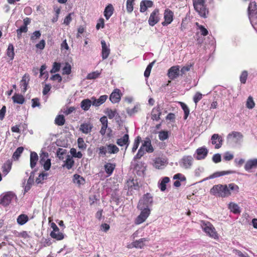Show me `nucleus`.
I'll return each instance as SVG.
<instances>
[{"label":"nucleus","mask_w":257,"mask_h":257,"mask_svg":"<svg viewBox=\"0 0 257 257\" xmlns=\"http://www.w3.org/2000/svg\"><path fill=\"white\" fill-rule=\"evenodd\" d=\"M257 168V159L248 160L244 165V169L249 171L251 169Z\"/></svg>","instance_id":"obj_19"},{"label":"nucleus","mask_w":257,"mask_h":257,"mask_svg":"<svg viewBox=\"0 0 257 257\" xmlns=\"http://www.w3.org/2000/svg\"><path fill=\"white\" fill-rule=\"evenodd\" d=\"M38 160V156L35 152H32L30 154V166L31 168H34Z\"/></svg>","instance_id":"obj_26"},{"label":"nucleus","mask_w":257,"mask_h":257,"mask_svg":"<svg viewBox=\"0 0 257 257\" xmlns=\"http://www.w3.org/2000/svg\"><path fill=\"white\" fill-rule=\"evenodd\" d=\"M74 164V161L72 157L67 155L66 161H65L63 167H65L68 170L72 168Z\"/></svg>","instance_id":"obj_30"},{"label":"nucleus","mask_w":257,"mask_h":257,"mask_svg":"<svg viewBox=\"0 0 257 257\" xmlns=\"http://www.w3.org/2000/svg\"><path fill=\"white\" fill-rule=\"evenodd\" d=\"M255 106V103L253 100V98L249 96L246 100V106L248 109H252Z\"/></svg>","instance_id":"obj_48"},{"label":"nucleus","mask_w":257,"mask_h":257,"mask_svg":"<svg viewBox=\"0 0 257 257\" xmlns=\"http://www.w3.org/2000/svg\"><path fill=\"white\" fill-rule=\"evenodd\" d=\"M140 109V105L137 104L133 108H127L126 112L128 115L131 116L138 112Z\"/></svg>","instance_id":"obj_44"},{"label":"nucleus","mask_w":257,"mask_h":257,"mask_svg":"<svg viewBox=\"0 0 257 257\" xmlns=\"http://www.w3.org/2000/svg\"><path fill=\"white\" fill-rule=\"evenodd\" d=\"M60 69V64L57 62H54L53 65L52 69L51 70V73H54L58 72Z\"/></svg>","instance_id":"obj_60"},{"label":"nucleus","mask_w":257,"mask_h":257,"mask_svg":"<svg viewBox=\"0 0 257 257\" xmlns=\"http://www.w3.org/2000/svg\"><path fill=\"white\" fill-rule=\"evenodd\" d=\"M17 221L19 225H23L29 221V217L28 215L22 214L18 217Z\"/></svg>","instance_id":"obj_32"},{"label":"nucleus","mask_w":257,"mask_h":257,"mask_svg":"<svg viewBox=\"0 0 257 257\" xmlns=\"http://www.w3.org/2000/svg\"><path fill=\"white\" fill-rule=\"evenodd\" d=\"M170 178L168 177H164L162 178L160 183H158V187L161 191H164L166 189V184L170 182Z\"/></svg>","instance_id":"obj_28"},{"label":"nucleus","mask_w":257,"mask_h":257,"mask_svg":"<svg viewBox=\"0 0 257 257\" xmlns=\"http://www.w3.org/2000/svg\"><path fill=\"white\" fill-rule=\"evenodd\" d=\"M179 66H174L171 67L168 70V77L171 79H174L177 77L179 75Z\"/></svg>","instance_id":"obj_17"},{"label":"nucleus","mask_w":257,"mask_h":257,"mask_svg":"<svg viewBox=\"0 0 257 257\" xmlns=\"http://www.w3.org/2000/svg\"><path fill=\"white\" fill-rule=\"evenodd\" d=\"M159 10L155 9L150 15L149 19V24L151 26H154L159 21Z\"/></svg>","instance_id":"obj_11"},{"label":"nucleus","mask_w":257,"mask_h":257,"mask_svg":"<svg viewBox=\"0 0 257 257\" xmlns=\"http://www.w3.org/2000/svg\"><path fill=\"white\" fill-rule=\"evenodd\" d=\"M227 188L229 192V195L231 194V192L234 193L238 192L239 187L237 185L234 183H230L227 185Z\"/></svg>","instance_id":"obj_40"},{"label":"nucleus","mask_w":257,"mask_h":257,"mask_svg":"<svg viewBox=\"0 0 257 257\" xmlns=\"http://www.w3.org/2000/svg\"><path fill=\"white\" fill-rule=\"evenodd\" d=\"M165 161L164 159L158 158L154 160V166L157 169H162L165 166Z\"/></svg>","instance_id":"obj_25"},{"label":"nucleus","mask_w":257,"mask_h":257,"mask_svg":"<svg viewBox=\"0 0 257 257\" xmlns=\"http://www.w3.org/2000/svg\"><path fill=\"white\" fill-rule=\"evenodd\" d=\"M50 236L54 239H56L57 240H61L63 239L64 237V234L60 232V231H58L56 232H51L50 233Z\"/></svg>","instance_id":"obj_41"},{"label":"nucleus","mask_w":257,"mask_h":257,"mask_svg":"<svg viewBox=\"0 0 257 257\" xmlns=\"http://www.w3.org/2000/svg\"><path fill=\"white\" fill-rule=\"evenodd\" d=\"M92 127L93 126L90 123H83L80 125L79 130L83 133L88 134L91 131Z\"/></svg>","instance_id":"obj_23"},{"label":"nucleus","mask_w":257,"mask_h":257,"mask_svg":"<svg viewBox=\"0 0 257 257\" xmlns=\"http://www.w3.org/2000/svg\"><path fill=\"white\" fill-rule=\"evenodd\" d=\"M168 138V133L167 131H161L159 133V138L161 141H164Z\"/></svg>","instance_id":"obj_59"},{"label":"nucleus","mask_w":257,"mask_h":257,"mask_svg":"<svg viewBox=\"0 0 257 257\" xmlns=\"http://www.w3.org/2000/svg\"><path fill=\"white\" fill-rule=\"evenodd\" d=\"M24 151V148L23 147H20L18 148L15 152L14 153L12 158L14 160H18L20 157L21 156V154H22L23 152Z\"/></svg>","instance_id":"obj_38"},{"label":"nucleus","mask_w":257,"mask_h":257,"mask_svg":"<svg viewBox=\"0 0 257 257\" xmlns=\"http://www.w3.org/2000/svg\"><path fill=\"white\" fill-rule=\"evenodd\" d=\"M70 153L73 157L75 158H81L82 157L81 152H77L76 150L74 148H72L70 150Z\"/></svg>","instance_id":"obj_56"},{"label":"nucleus","mask_w":257,"mask_h":257,"mask_svg":"<svg viewBox=\"0 0 257 257\" xmlns=\"http://www.w3.org/2000/svg\"><path fill=\"white\" fill-rule=\"evenodd\" d=\"M67 151L65 149L62 148H59L57 151V156L60 160H63V156L66 154Z\"/></svg>","instance_id":"obj_52"},{"label":"nucleus","mask_w":257,"mask_h":257,"mask_svg":"<svg viewBox=\"0 0 257 257\" xmlns=\"http://www.w3.org/2000/svg\"><path fill=\"white\" fill-rule=\"evenodd\" d=\"M138 208L141 211L140 214L137 217L135 223L137 224H140L144 222L149 217L150 214L151 210L150 208L142 207Z\"/></svg>","instance_id":"obj_6"},{"label":"nucleus","mask_w":257,"mask_h":257,"mask_svg":"<svg viewBox=\"0 0 257 257\" xmlns=\"http://www.w3.org/2000/svg\"><path fill=\"white\" fill-rule=\"evenodd\" d=\"M120 90L116 88L110 95L109 99L113 103H115L120 101Z\"/></svg>","instance_id":"obj_14"},{"label":"nucleus","mask_w":257,"mask_h":257,"mask_svg":"<svg viewBox=\"0 0 257 257\" xmlns=\"http://www.w3.org/2000/svg\"><path fill=\"white\" fill-rule=\"evenodd\" d=\"M149 239L147 238H142L132 242V246L136 248H142L145 245V242L148 241Z\"/></svg>","instance_id":"obj_22"},{"label":"nucleus","mask_w":257,"mask_h":257,"mask_svg":"<svg viewBox=\"0 0 257 257\" xmlns=\"http://www.w3.org/2000/svg\"><path fill=\"white\" fill-rule=\"evenodd\" d=\"M12 99L14 103L21 104H23L25 101V98L23 96L19 94H15L13 96Z\"/></svg>","instance_id":"obj_35"},{"label":"nucleus","mask_w":257,"mask_h":257,"mask_svg":"<svg viewBox=\"0 0 257 257\" xmlns=\"http://www.w3.org/2000/svg\"><path fill=\"white\" fill-rule=\"evenodd\" d=\"M154 151V149L152 145L151 141L150 139L146 138L145 140L143 141L140 148L134 158V160H136L140 159L144 156L146 152L151 153H153Z\"/></svg>","instance_id":"obj_1"},{"label":"nucleus","mask_w":257,"mask_h":257,"mask_svg":"<svg viewBox=\"0 0 257 257\" xmlns=\"http://www.w3.org/2000/svg\"><path fill=\"white\" fill-rule=\"evenodd\" d=\"M195 10L198 13L200 16L206 17L208 14V11L206 9L205 5L193 4Z\"/></svg>","instance_id":"obj_15"},{"label":"nucleus","mask_w":257,"mask_h":257,"mask_svg":"<svg viewBox=\"0 0 257 257\" xmlns=\"http://www.w3.org/2000/svg\"><path fill=\"white\" fill-rule=\"evenodd\" d=\"M107 96L103 95L99 97L98 99H96L94 97H91L92 105L95 106H99L103 104L107 99Z\"/></svg>","instance_id":"obj_18"},{"label":"nucleus","mask_w":257,"mask_h":257,"mask_svg":"<svg viewBox=\"0 0 257 257\" xmlns=\"http://www.w3.org/2000/svg\"><path fill=\"white\" fill-rule=\"evenodd\" d=\"M256 10V5L254 2H250L248 7V15L249 18L251 15L257 14Z\"/></svg>","instance_id":"obj_31"},{"label":"nucleus","mask_w":257,"mask_h":257,"mask_svg":"<svg viewBox=\"0 0 257 257\" xmlns=\"http://www.w3.org/2000/svg\"><path fill=\"white\" fill-rule=\"evenodd\" d=\"M7 54L9 57L10 58L11 60H13L14 58V47L12 44H10L8 46V48L7 51Z\"/></svg>","instance_id":"obj_43"},{"label":"nucleus","mask_w":257,"mask_h":257,"mask_svg":"<svg viewBox=\"0 0 257 257\" xmlns=\"http://www.w3.org/2000/svg\"><path fill=\"white\" fill-rule=\"evenodd\" d=\"M135 0H127L126 1V10L128 13H131L134 10V2Z\"/></svg>","instance_id":"obj_51"},{"label":"nucleus","mask_w":257,"mask_h":257,"mask_svg":"<svg viewBox=\"0 0 257 257\" xmlns=\"http://www.w3.org/2000/svg\"><path fill=\"white\" fill-rule=\"evenodd\" d=\"M142 140L141 137L140 136H138L134 141L133 148H132V152L134 153L136 150L138 149L140 143Z\"/></svg>","instance_id":"obj_45"},{"label":"nucleus","mask_w":257,"mask_h":257,"mask_svg":"<svg viewBox=\"0 0 257 257\" xmlns=\"http://www.w3.org/2000/svg\"><path fill=\"white\" fill-rule=\"evenodd\" d=\"M34 182V174L33 173H31L30 176L29 177L28 181L27 184L26 186V189H29L30 188V185L33 183Z\"/></svg>","instance_id":"obj_64"},{"label":"nucleus","mask_w":257,"mask_h":257,"mask_svg":"<svg viewBox=\"0 0 257 257\" xmlns=\"http://www.w3.org/2000/svg\"><path fill=\"white\" fill-rule=\"evenodd\" d=\"M211 143L215 145L216 149L220 148L222 144L223 139L218 134H213L211 137Z\"/></svg>","instance_id":"obj_12"},{"label":"nucleus","mask_w":257,"mask_h":257,"mask_svg":"<svg viewBox=\"0 0 257 257\" xmlns=\"http://www.w3.org/2000/svg\"><path fill=\"white\" fill-rule=\"evenodd\" d=\"M48 175V174L47 173L40 174L39 177L36 179V182L37 184L41 183L43 180L46 179Z\"/></svg>","instance_id":"obj_55"},{"label":"nucleus","mask_w":257,"mask_h":257,"mask_svg":"<svg viewBox=\"0 0 257 257\" xmlns=\"http://www.w3.org/2000/svg\"><path fill=\"white\" fill-rule=\"evenodd\" d=\"M77 143L78 148L81 150H84L86 148V145L84 143L83 139L81 138H79L77 140Z\"/></svg>","instance_id":"obj_57"},{"label":"nucleus","mask_w":257,"mask_h":257,"mask_svg":"<svg viewBox=\"0 0 257 257\" xmlns=\"http://www.w3.org/2000/svg\"><path fill=\"white\" fill-rule=\"evenodd\" d=\"M197 156L196 157L197 160H202L205 158L208 154V151L206 148L202 147L197 149L196 151Z\"/></svg>","instance_id":"obj_16"},{"label":"nucleus","mask_w":257,"mask_h":257,"mask_svg":"<svg viewBox=\"0 0 257 257\" xmlns=\"http://www.w3.org/2000/svg\"><path fill=\"white\" fill-rule=\"evenodd\" d=\"M17 198V196L13 192H8L2 196L1 199V204L7 206L9 205L12 201Z\"/></svg>","instance_id":"obj_7"},{"label":"nucleus","mask_w":257,"mask_h":257,"mask_svg":"<svg viewBox=\"0 0 257 257\" xmlns=\"http://www.w3.org/2000/svg\"><path fill=\"white\" fill-rule=\"evenodd\" d=\"M73 180L74 183H76L78 185L83 184L85 182L84 178L78 174H75L73 176Z\"/></svg>","instance_id":"obj_42"},{"label":"nucleus","mask_w":257,"mask_h":257,"mask_svg":"<svg viewBox=\"0 0 257 257\" xmlns=\"http://www.w3.org/2000/svg\"><path fill=\"white\" fill-rule=\"evenodd\" d=\"M193 158L191 156H186L183 157L180 162V166L185 168L189 169L192 165Z\"/></svg>","instance_id":"obj_10"},{"label":"nucleus","mask_w":257,"mask_h":257,"mask_svg":"<svg viewBox=\"0 0 257 257\" xmlns=\"http://www.w3.org/2000/svg\"><path fill=\"white\" fill-rule=\"evenodd\" d=\"M113 8L111 5H109L105 8L104 12V15L107 20L109 19V18L112 16L113 14Z\"/></svg>","instance_id":"obj_34"},{"label":"nucleus","mask_w":257,"mask_h":257,"mask_svg":"<svg viewBox=\"0 0 257 257\" xmlns=\"http://www.w3.org/2000/svg\"><path fill=\"white\" fill-rule=\"evenodd\" d=\"M65 119L63 115H58L55 119V123L59 126H62L65 124Z\"/></svg>","instance_id":"obj_37"},{"label":"nucleus","mask_w":257,"mask_h":257,"mask_svg":"<svg viewBox=\"0 0 257 257\" xmlns=\"http://www.w3.org/2000/svg\"><path fill=\"white\" fill-rule=\"evenodd\" d=\"M102 47L101 56L102 60H105L108 58L110 52L109 44H107L104 40L101 41Z\"/></svg>","instance_id":"obj_9"},{"label":"nucleus","mask_w":257,"mask_h":257,"mask_svg":"<svg viewBox=\"0 0 257 257\" xmlns=\"http://www.w3.org/2000/svg\"><path fill=\"white\" fill-rule=\"evenodd\" d=\"M107 145L104 146H101L99 148V155L100 156H104L107 153Z\"/></svg>","instance_id":"obj_62"},{"label":"nucleus","mask_w":257,"mask_h":257,"mask_svg":"<svg viewBox=\"0 0 257 257\" xmlns=\"http://www.w3.org/2000/svg\"><path fill=\"white\" fill-rule=\"evenodd\" d=\"M41 33L40 31H36L33 33L31 36V40L34 41L40 37Z\"/></svg>","instance_id":"obj_63"},{"label":"nucleus","mask_w":257,"mask_h":257,"mask_svg":"<svg viewBox=\"0 0 257 257\" xmlns=\"http://www.w3.org/2000/svg\"><path fill=\"white\" fill-rule=\"evenodd\" d=\"M227 188L229 192V195L231 194V192L234 193L238 192L239 187L237 185L234 183H230L227 185Z\"/></svg>","instance_id":"obj_39"},{"label":"nucleus","mask_w":257,"mask_h":257,"mask_svg":"<svg viewBox=\"0 0 257 257\" xmlns=\"http://www.w3.org/2000/svg\"><path fill=\"white\" fill-rule=\"evenodd\" d=\"M153 203V197L149 194L147 193L140 200L138 208H149L152 206Z\"/></svg>","instance_id":"obj_5"},{"label":"nucleus","mask_w":257,"mask_h":257,"mask_svg":"<svg viewBox=\"0 0 257 257\" xmlns=\"http://www.w3.org/2000/svg\"><path fill=\"white\" fill-rule=\"evenodd\" d=\"M154 63L155 61H153L148 65L144 72V76L145 77L147 78L150 76L152 68Z\"/></svg>","instance_id":"obj_54"},{"label":"nucleus","mask_w":257,"mask_h":257,"mask_svg":"<svg viewBox=\"0 0 257 257\" xmlns=\"http://www.w3.org/2000/svg\"><path fill=\"white\" fill-rule=\"evenodd\" d=\"M161 114V111L160 109V107L159 105H157V106L154 107L152 111V119H153L154 120L158 121L160 118V116Z\"/></svg>","instance_id":"obj_21"},{"label":"nucleus","mask_w":257,"mask_h":257,"mask_svg":"<svg viewBox=\"0 0 257 257\" xmlns=\"http://www.w3.org/2000/svg\"><path fill=\"white\" fill-rule=\"evenodd\" d=\"M248 76V72L246 70H243L239 77V79L241 83L245 84L246 81V79Z\"/></svg>","instance_id":"obj_49"},{"label":"nucleus","mask_w":257,"mask_h":257,"mask_svg":"<svg viewBox=\"0 0 257 257\" xmlns=\"http://www.w3.org/2000/svg\"><path fill=\"white\" fill-rule=\"evenodd\" d=\"M228 208L233 213L237 214L240 212V207L235 203H230L228 204Z\"/></svg>","instance_id":"obj_33"},{"label":"nucleus","mask_w":257,"mask_h":257,"mask_svg":"<svg viewBox=\"0 0 257 257\" xmlns=\"http://www.w3.org/2000/svg\"><path fill=\"white\" fill-rule=\"evenodd\" d=\"M71 72V65L68 63H66L65 66L63 68V74L69 75Z\"/></svg>","instance_id":"obj_58"},{"label":"nucleus","mask_w":257,"mask_h":257,"mask_svg":"<svg viewBox=\"0 0 257 257\" xmlns=\"http://www.w3.org/2000/svg\"><path fill=\"white\" fill-rule=\"evenodd\" d=\"M243 135L237 132H232L227 136V142L231 146L240 145L242 142Z\"/></svg>","instance_id":"obj_3"},{"label":"nucleus","mask_w":257,"mask_h":257,"mask_svg":"<svg viewBox=\"0 0 257 257\" xmlns=\"http://www.w3.org/2000/svg\"><path fill=\"white\" fill-rule=\"evenodd\" d=\"M200 224L202 229L207 235L215 239L218 238V234L215 227L210 222L201 220Z\"/></svg>","instance_id":"obj_2"},{"label":"nucleus","mask_w":257,"mask_h":257,"mask_svg":"<svg viewBox=\"0 0 257 257\" xmlns=\"http://www.w3.org/2000/svg\"><path fill=\"white\" fill-rule=\"evenodd\" d=\"M29 81V76L26 74L23 77L22 79L20 81V86L22 91L25 93L27 89Z\"/></svg>","instance_id":"obj_24"},{"label":"nucleus","mask_w":257,"mask_h":257,"mask_svg":"<svg viewBox=\"0 0 257 257\" xmlns=\"http://www.w3.org/2000/svg\"><path fill=\"white\" fill-rule=\"evenodd\" d=\"M92 104L91 99H85L81 102V107L84 111L88 110Z\"/></svg>","instance_id":"obj_29"},{"label":"nucleus","mask_w":257,"mask_h":257,"mask_svg":"<svg viewBox=\"0 0 257 257\" xmlns=\"http://www.w3.org/2000/svg\"><path fill=\"white\" fill-rule=\"evenodd\" d=\"M100 74V73H99L97 71L92 72L91 73H89L87 75L86 78L87 79H94L98 78Z\"/></svg>","instance_id":"obj_53"},{"label":"nucleus","mask_w":257,"mask_h":257,"mask_svg":"<svg viewBox=\"0 0 257 257\" xmlns=\"http://www.w3.org/2000/svg\"><path fill=\"white\" fill-rule=\"evenodd\" d=\"M210 193L213 195L221 197H226L229 196L227 185L218 184L213 186L210 190Z\"/></svg>","instance_id":"obj_4"},{"label":"nucleus","mask_w":257,"mask_h":257,"mask_svg":"<svg viewBox=\"0 0 257 257\" xmlns=\"http://www.w3.org/2000/svg\"><path fill=\"white\" fill-rule=\"evenodd\" d=\"M106 114L109 119H112L117 114V112L116 110L107 109L106 111Z\"/></svg>","instance_id":"obj_61"},{"label":"nucleus","mask_w":257,"mask_h":257,"mask_svg":"<svg viewBox=\"0 0 257 257\" xmlns=\"http://www.w3.org/2000/svg\"><path fill=\"white\" fill-rule=\"evenodd\" d=\"M181 106L182 108V109L184 110V119H186L188 117L189 114V109L187 105L185 104L183 102H181Z\"/></svg>","instance_id":"obj_50"},{"label":"nucleus","mask_w":257,"mask_h":257,"mask_svg":"<svg viewBox=\"0 0 257 257\" xmlns=\"http://www.w3.org/2000/svg\"><path fill=\"white\" fill-rule=\"evenodd\" d=\"M116 144L119 146H126L125 149L129 145V136L128 134H125L122 138L118 139L116 141Z\"/></svg>","instance_id":"obj_20"},{"label":"nucleus","mask_w":257,"mask_h":257,"mask_svg":"<svg viewBox=\"0 0 257 257\" xmlns=\"http://www.w3.org/2000/svg\"><path fill=\"white\" fill-rule=\"evenodd\" d=\"M173 13L170 10L167 9L164 12V22H162L163 26L170 24L173 21Z\"/></svg>","instance_id":"obj_13"},{"label":"nucleus","mask_w":257,"mask_h":257,"mask_svg":"<svg viewBox=\"0 0 257 257\" xmlns=\"http://www.w3.org/2000/svg\"><path fill=\"white\" fill-rule=\"evenodd\" d=\"M12 166V163L10 161H8L3 166V172L7 175L11 170Z\"/></svg>","instance_id":"obj_46"},{"label":"nucleus","mask_w":257,"mask_h":257,"mask_svg":"<svg viewBox=\"0 0 257 257\" xmlns=\"http://www.w3.org/2000/svg\"><path fill=\"white\" fill-rule=\"evenodd\" d=\"M48 157V154L47 153H43L40 156V163L43 165L44 169L46 171L49 170L51 166V160Z\"/></svg>","instance_id":"obj_8"},{"label":"nucleus","mask_w":257,"mask_h":257,"mask_svg":"<svg viewBox=\"0 0 257 257\" xmlns=\"http://www.w3.org/2000/svg\"><path fill=\"white\" fill-rule=\"evenodd\" d=\"M28 27L26 26H22L20 28L17 30V37L20 39L22 37V33H27L28 31Z\"/></svg>","instance_id":"obj_47"},{"label":"nucleus","mask_w":257,"mask_h":257,"mask_svg":"<svg viewBox=\"0 0 257 257\" xmlns=\"http://www.w3.org/2000/svg\"><path fill=\"white\" fill-rule=\"evenodd\" d=\"M104 167L105 171L108 176H110L115 169V165L112 163H107L104 165Z\"/></svg>","instance_id":"obj_27"},{"label":"nucleus","mask_w":257,"mask_h":257,"mask_svg":"<svg viewBox=\"0 0 257 257\" xmlns=\"http://www.w3.org/2000/svg\"><path fill=\"white\" fill-rule=\"evenodd\" d=\"M107 153L109 154H116L119 152V148L114 144L107 145Z\"/></svg>","instance_id":"obj_36"}]
</instances>
